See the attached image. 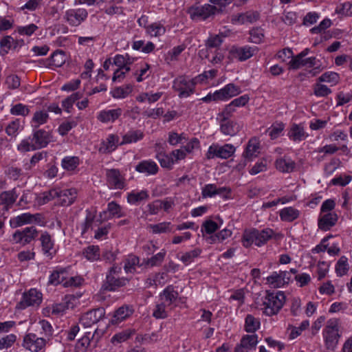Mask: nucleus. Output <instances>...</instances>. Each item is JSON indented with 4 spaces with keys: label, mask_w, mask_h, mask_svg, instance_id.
Returning <instances> with one entry per match:
<instances>
[{
    "label": "nucleus",
    "mask_w": 352,
    "mask_h": 352,
    "mask_svg": "<svg viewBox=\"0 0 352 352\" xmlns=\"http://www.w3.org/2000/svg\"><path fill=\"white\" fill-rule=\"evenodd\" d=\"M342 334V330L340 320L336 318L329 319L322 332L326 349L333 351L337 348Z\"/></svg>",
    "instance_id": "obj_1"
},
{
    "label": "nucleus",
    "mask_w": 352,
    "mask_h": 352,
    "mask_svg": "<svg viewBox=\"0 0 352 352\" xmlns=\"http://www.w3.org/2000/svg\"><path fill=\"white\" fill-rule=\"evenodd\" d=\"M51 142L50 133L43 129H34L32 137L23 140L18 145V150L27 152L42 148Z\"/></svg>",
    "instance_id": "obj_2"
},
{
    "label": "nucleus",
    "mask_w": 352,
    "mask_h": 352,
    "mask_svg": "<svg viewBox=\"0 0 352 352\" xmlns=\"http://www.w3.org/2000/svg\"><path fill=\"white\" fill-rule=\"evenodd\" d=\"M285 298V295L283 292H267L261 305L263 314L268 316L276 315L283 307Z\"/></svg>",
    "instance_id": "obj_3"
},
{
    "label": "nucleus",
    "mask_w": 352,
    "mask_h": 352,
    "mask_svg": "<svg viewBox=\"0 0 352 352\" xmlns=\"http://www.w3.org/2000/svg\"><path fill=\"white\" fill-rule=\"evenodd\" d=\"M274 231L270 228L258 230L255 228L245 230L243 234L242 243L245 248L254 243L257 246L265 244L273 236Z\"/></svg>",
    "instance_id": "obj_4"
},
{
    "label": "nucleus",
    "mask_w": 352,
    "mask_h": 352,
    "mask_svg": "<svg viewBox=\"0 0 352 352\" xmlns=\"http://www.w3.org/2000/svg\"><path fill=\"white\" fill-rule=\"evenodd\" d=\"M195 83L193 79L181 76L174 80L173 88L178 92L179 98H187L193 94Z\"/></svg>",
    "instance_id": "obj_5"
},
{
    "label": "nucleus",
    "mask_w": 352,
    "mask_h": 352,
    "mask_svg": "<svg viewBox=\"0 0 352 352\" xmlns=\"http://www.w3.org/2000/svg\"><path fill=\"white\" fill-rule=\"evenodd\" d=\"M235 151L236 148L231 144H226L223 146L212 144L209 146L206 156L208 160L215 157L228 159L234 153Z\"/></svg>",
    "instance_id": "obj_6"
},
{
    "label": "nucleus",
    "mask_w": 352,
    "mask_h": 352,
    "mask_svg": "<svg viewBox=\"0 0 352 352\" xmlns=\"http://www.w3.org/2000/svg\"><path fill=\"white\" fill-rule=\"evenodd\" d=\"M218 9L215 6L204 4L199 6H191L187 10V13L192 20H206L212 15L216 14Z\"/></svg>",
    "instance_id": "obj_7"
},
{
    "label": "nucleus",
    "mask_w": 352,
    "mask_h": 352,
    "mask_svg": "<svg viewBox=\"0 0 352 352\" xmlns=\"http://www.w3.org/2000/svg\"><path fill=\"white\" fill-rule=\"evenodd\" d=\"M38 235L35 227H27L21 230H16L12 236L11 241L13 243L25 245L33 241Z\"/></svg>",
    "instance_id": "obj_8"
},
{
    "label": "nucleus",
    "mask_w": 352,
    "mask_h": 352,
    "mask_svg": "<svg viewBox=\"0 0 352 352\" xmlns=\"http://www.w3.org/2000/svg\"><path fill=\"white\" fill-rule=\"evenodd\" d=\"M107 184L109 188L113 190H122L126 186L124 176L118 169L111 168L106 171Z\"/></svg>",
    "instance_id": "obj_9"
},
{
    "label": "nucleus",
    "mask_w": 352,
    "mask_h": 352,
    "mask_svg": "<svg viewBox=\"0 0 352 352\" xmlns=\"http://www.w3.org/2000/svg\"><path fill=\"white\" fill-rule=\"evenodd\" d=\"M47 344V340L39 338L34 333H28L23 338V346L31 352H38L43 350Z\"/></svg>",
    "instance_id": "obj_10"
},
{
    "label": "nucleus",
    "mask_w": 352,
    "mask_h": 352,
    "mask_svg": "<svg viewBox=\"0 0 352 352\" xmlns=\"http://www.w3.org/2000/svg\"><path fill=\"white\" fill-rule=\"evenodd\" d=\"M10 223L14 227L16 228L22 226L25 224H30L34 223L43 225L44 221L42 214L40 213L32 214L27 212L23 213L13 218Z\"/></svg>",
    "instance_id": "obj_11"
},
{
    "label": "nucleus",
    "mask_w": 352,
    "mask_h": 352,
    "mask_svg": "<svg viewBox=\"0 0 352 352\" xmlns=\"http://www.w3.org/2000/svg\"><path fill=\"white\" fill-rule=\"evenodd\" d=\"M88 12L85 9H69L65 12L64 19L72 26H78L86 20Z\"/></svg>",
    "instance_id": "obj_12"
},
{
    "label": "nucleus",
    "mask_w": 352,
    "mask_h": 352,
    "mask_svg": "<svg viewBox=\"0 0 352 352\" xmlns=\"http://www.w3.org/2000/svg\"><path fill=\"white\" fill-rule=\"evenodd\" d=\"M105 315V309L99 307L90 310L84 314L80 319V322L85 327H91L102 320Z\"/></svg>",
    "instance_id": "obj_13"
},
{
    "label": "nucleus",
    "mask_w": 352,
    "mask_h": 352,
    "mask_svg": "<svg viewBox=\"0 0 352 352\" xmlns=\"http://www.w3.org/2000/svg\"><path fill=\"white\" fill-rule=\"evenodd\" d=\"M258 49L256 47L245 45L243 47L233 46L230 50L232 58H236L240 61H245L253 56Z\"/></svg>",
    "instance_id": "obj_14"
},
{
    "label": "nucleus",
    "mask_w": 352,
    "mask_h": 352,
    "mask_svg": "<svg viewBox=\"0 0 352 352\" xmlns=\"http://www.w3.org/2000/svg\"><path fill=\"white\" fill-rule=\"evenodd\" d=\"M260 14L257 11L249 10L231 16L230 21L232 24L253 23L259 19Z\"/></svg>",
    "instance_id": "obj_15"
},
{
    "label": "nucleus",
    "mask_w": 352,
    "mask_h": 352,
    "mask_svg": "<svg viewBox=\"0 0 352 352\" xmlns=\"http://www.w3.org/2000/svg\"><path fill=\"white\" fill-rule=\"evenodd\" d=\"M129 280L124 277L107 274L106 280L102 285L104 291H115L126 285Z\"/></svg>",
    "instance_id": "obj_16"
},
{
    "label": "nucleus",
    "mask_w": 352,
    "mask_h": 352,
    "mask_svg": "<svg viewBox=\"0 0 352 352\" xmlns=\"http://www.w3.org/2000/svg\"><path fill=\"white\" fill-rule=\"evenodd\" d=\"M56 198L58 199L59 204L62 206L72 205L77 197V190L75 188H56Z\"/></svg>",
    "instance_id": "obj_17"
},
{
    "label": "nucleus",
    "mask_w": 352,
    "mask_h": 352,
    "mask_svg": "<svg viewBox=\"0 0 352 352\" xmlns=\"http://www.w3.org/2000/svg\"><path fill=\"white\" fill-rule=\"evenodd\" d=\"M39 240L41 241L43 254L50 258L55 254L54 241L52 236L46 231L41 234Z\"/></svg>",
    "instance_id": "obj_18"
},
{
    "label": "nucleus",
    "mask_w": 352,
    "mask_h": 352,
    "mask_svg": "<svg viewBox=\"0 0 352 352\" xmlns=\"http://www.w3.org/2000/svg\"><path fill=\"white\" fill-rule=\"evenodd\" d=\"M122 114V109L121 108L102 110L98 113L97 119L102 123L114 122Z\"/></svg>",
    "instance_id": "obj_19"
},
{
    "label": "nucleus",
    "mask_w": 352,
    "mask_h": 352,
    "mask_svg": "<svg viewBox=\"0 0 352 352\" xmlns=\"http://www.w3.org/2000/svg\"><path fill=\"white\" fill-rule=\"evenodd\" d=\"M260 142L258 138H252L249 141L246 148L243 153V157L245 160L252 161L257 157L259 153Z\"/></svg>",
    "instance_id": "obj_20"
},
{
    "label": "nucleus",
    "mask_w": 352,
    "mask_h": 352,
    "mask_svg": "<svg viewBox=\"0 0 352 352\" xmlns=\"http://www.w3.org/2000/svg\"><path fill=\"white\" fill-rule=\"evenodd\" d=\"M276 168L283 173H289L296 168V163L290 157L284 156L277 158L274 162Z\"/></svg>",
    "instance_id": "obj_21"
},
{
    "label": "nucleus",
    "mask_w": 352,
    "mask_h": 352,
    "mask_svg": "<svg viewBox=\"0 0 352 352\" xmlns=\"http://www.w3.org/2000/svg\"><path fill=\"white\" fill-rule=\"evenodd\" d=\"M42 301V294L36 289H31L23 296L21 304L25 307L38 305Z\"/></svg>",
    "instance_id": "obj_22"
},
{
    "label": "nucleus",
    "mask_w": 352,
    "mask_h": 352,
    "mask_svg": "<svg viewBox=\"0 0 352 352\" xmlns=\"http://www.w3.org/2000/svg\"><path fill=\"white\" fill-rule=\"evenodd\" d=\"M178 292L175 290L173 285L167 286L160 294V300L170 307L172 309L173 305L175 302L178 298Z\"/></svg>",
    "instance_id": "obj_23"
},
{
    "label": "nucleus",
    "mask_w": 352,
    "mask_h": 352,
    "mask_svg": "<svg viewBox=\"0 0 352 352\" xmlns=\"http://www.w3.org/2000/svg\"><path fill=\"white\" fill-rule=\"evenodd\" d=\"M338 216L334 212H327L318 219V228L324 231L329 230L337 222Z\"/></svg>",
    "instance_id": "obj_24"
},
{
    "label": "nucleus",
    "mask_w": 352,
    "mask_h": 352,
    "mask_svg": "<svg viewBox=\"0 0 352 352\" xmlns=\"http://www.w3.org/2000/svg\"><path fill=\"white\" fill-rule=\"evenodd\" d=\"M100 217L107 219L112 217H122L124 216L121 206L115 201H111L107 205V210L100 213Z\"/></svg>",
    "instance_id": "obj_25"
},
{
    "label": "nucleus",
    "mask_w": 352,
    "mask_h": 352,
    "mask_svg": "<svg viewBox=\"0 0 352 352\" xmlns=\"http://www.w3.org/2000/svg\"><path fill=\"white\" fill-rule=\"evenodd\" d=\"M18 197L16 188L11 190L4 191L0 194V206H3L6 210L13 205Z\"/></svg>",
    "instance_id": "obj_26"
},
{
    "label": "nucleus",
    "mask_w": 352,
    "mask_h": 352,
    "mask_svg": "<svg viewBox=\"0 0 352 352\" xmlns=\"http://www.w3.org/2000/svg\"><path fill=\"white\" fill-rule=\"evenodd\" d=\"M159 168L157 164L151 160L140 162L136 166L135 170L146 175H155L158 172Z\"/></svg>",
    "instance_id": "obj_27"
},
{
    "label": "nucleus",
    "mask_w": 352,
    "mask_h": 352,
    "mask_svg": "<svg viewBox=\"0 0 352 352\" xmlns=\"http://www.w3.org/2000/svg\"><path fill=\"white\" fill-rule=\"evenodd\" d=\"M119 137L115 134H110L102 142V146L100 148V151L104 153H109L115 151L118 146L120 145Z\"/></svg>",
    "instance_id": "obj_28"
},
{
    "label": "nucleus",
    "mask_w": 352,
    "mask_h": 352,
    "mask_svg": "<svg viewBox=\"0 0 352 352\" xmlns=\"http://www.w3.org/2000/svg\"><path fill=\"white\" fill-rule=\"evenodd\" d=\"M300 211L293 207H285L279 212L280 220L285 222H292L300 217Z\"/></svg>",
    "instance_id": "obj_29"
},
{
    "label": "nucleus",
    "mask_w": 352,
    "mask_h": 352,
    "mask_svg": "<svg viewBox=\"0 0 352 352\" xmlns=\"http://www.w3.org/2000/svg\"><path fill=\"white\" fill-rule=\"evenodd\" d=\"M288 137L294 142H300L305 140L307 135L302 126L294 124L288 132Z\"/></svg>",
    "instance_id": "obj_30"
},
{
    "label": "nucleus",
    "mask_w": 352,
    "mask_h": 352,
    "mask_svg": "<svg viewBox=\"0 0 352 352\" xmlns=\"http://www.w3.org/2000/svg\"><path fill=\"white\" fill-rule=\"evenodd\" d=\"M133 312V310L127 305L119 307L114 313L111 320L113 324H117L129 317Z\"/></svg>",
    "instance_id": "obj_31"
},
{
    "label": "nucleus",
    "mask_w": 352,
    "mask_h": 352,
    "mask_svg": "<svg viewBox=\"0 0 352 352\" xmlns=\"http://www.w3.org/2000/svg\"><path fill=\"white\" fill-rule=\"evenodd\" d=\"M144 136V133L141 130H130L122 136V141L120 145L137 142L141 140Z\"/></svg>",
    "instance_id": "obj_32"
},
{
    "label": "nucleus",
    "mask_w": 352,
    "mask_h": 352,
    "mask_svg": "<svg viewBox=\"0 0 352 352\" xmlns=\"http://www.w3.org/2000/svg\"><path fill=\"white\" fill-rule=\"evenodd\" d=\"M220 129L223 134L233 136L240 131L241 126L236 122L230 120L220 122Z\"/></svg>",
    "instance_id": "obj_33"
},
{
    "label": "nucleus",
    "mask_w": 352,
    "mask_h": 352,
    "mask_svg": "<svg viewBox=\"0 0 352 352\" xmlns=\"http://www.w3.org/2000/svg\"><path fill=\"white\" fill-rule=\"evenodd\" d=\"M149 195L147 190L141 191L133 190L127 195V201L130 204L138 205L141 201L146 200Z\"/></svg>",
    "instance_id": "obj_34"
},
{
    "label": "nucleus",
    "mask_w": 352,
    "mask_h": 352,
    "mask_svg": "<svg viewBox=\"0 0 352 352\" xmlns=\"http://www.w3.org/2000/svg\"><path fill=\"white\" fill-rule=\"evenodd\" d=\"M49 118V115L46 111H36L33 116L31 121V126L33 129H37L40 125L47 122Z\"/></svg>",
    "instance_id": "obj_35"
},
{
    "label": "nucleus",
    "mask_w": 352,
    "mask_h": 352,
    "mask_svg": "<svg viewBox=\"0 0 352 352\" xmlns=\"http://www.w3.org/2000/svg\"><path fill=\"white\" fill-rule=\"evenodd\" d=\"M260 320L251 314H248L245 319V330L249 333H254L260 327Z\"/></svg>",
    "instance_id": "obj_36"
},
{
    "label": "nucleus",
    "mask_w": 352,
    "mask_h": 352,
    "mask_svg": "<svg viewBox=\"0 0 352 352\" xmlns=\"http://www.w3.org/2000/svg\"><path fill=\"white\" fill-rule=\"evenodd\" d=\"M133 87L131 85H125L115 88L111 91V96L114 98L121 99L128 96L132 91Z\"/></svg>",
    "instance_id": "obj_37"
},
{
    "label": "nucleus",
    "mask_w": 352,
    "mask_h": 352,
    "mask_svg": "<svg viewBox=\"0 0 352 352\" xmlns=\"http://www.w3.org/2000/svg\"><path fill=\"white\" fill-rule=\"evenodd\" d=\"M79 164V157L76 156H67L65 157L61 161L62 167L68 171L74 170L76 169Z\"/></svg>",
    "instance_id": "obj_38"
},
{
    "label": "nucleus",
    "mask_w": 352,
    "mask_h": 352,
    "mask_svg": "<svg viewBox=\"0 0 352 352\" xmlns=\"http://www.w3.org/2000/svg\"><path fill=\"white\" fill-rule=\"evenodd\" d=\"M84 256L89 261H95L100 258V249L97 245H89L82 251Z\"/></svg>",
    "instance_id": "obj_39"
},
{
    "label": "nucleus",
    "mask_w": 352,
    "mask_h": 352,
    "mask_svg": "<svg viewBox=\"0 0 352 352\" xmlns=\"http://www.w3.org/2000/svg\"><path fill=\"white\" fill-rule=\"evenodd\" d=\"M56 188H53L48 191H45L42 193H40L36 197V201L39 205H44L52 199L56 198Z\"/></svg>",
    "instance_id": "obj_40"
},
{
    "label": "nucleus",
    "mask_w": 352,
    "mask_h": 352,
    "mask_svg": "<svg viewBox=\"0 0 352 352\" xmlns=\"http://www.w3.org/2000/svg\"><path fill=\"white\" fill-rule=\"evenodd\" d=\"M165 32V28L160 23H153L146 27V33L151 36H160L163 35Z\"/></svg>",
    "instance_id": "obj_41"
},
{
    "label": "nucleus",
    "mask_w": 352,
    "mask_h": 352,
    "mask_svg": "<svg viewBox=\"0 0 352 352\" xmlns=\"http://www.w3.org/2000/svg\"><path fill=\"white\" fill-rule=\"evenodd\" d=\"M336 272L337 276H342L346 274L349 270L348 259L346 256H341L336 265Z\"/></svg>",
    "instance_id": "obj_42"
},
{
    "label": "nucleus",
    "mask_w": 352,
    "mask_h": 352,
    "mask_svg": "<svg viewBox=\"0 0 352 352\" xmlns=\"http://www.w3.org/2000/svg\"><path fill=\"white\" fill-rule=\"evenodd\" d=\"M339 80L340 76L338 74L333 72H324L318 78V82H325L331 83L332 85L338 83Z\"/></svg>",
    "instance_id": "obj_43"
},
{
    "label": "nucleus",
    "mask_w": 352,
    "mask_h": 352,
    "mask_svg": "<svg viewBox=\"0 0 352 352\" xmlns=\"http://www.w3.org/2000/svg\"><path fill=\"white\" fill-rule=\"evenodd\" d=\"M140 259L138 256H130L124 261V270L126 273H134L136 266L139 264Z\"/></svg>",
    "instance_id": "obj_44"
},
{
    "label": "nucleus",
    "mask_w": 352,
    "mask_h": 352,
    "mask_svg": "<svg viewBox=\"0 0 352 352\" xmlns=\"http://www.w3.org/2000/svg\"><path fill=\"white\" fill-rule=\"evenodd\" d=\"M201 252L200 248H195L187 252L181 256L180 261L187 265L193 262L195 258H197L201 254Z\"/></svg>",
    "instance_id": "obj_45"
},
{
    "label": "nucleus",
    "mask_w": 352,
    "mask_h": 352,
    "mask_svg": "<svg viewBox=\"0 0 352 352\" xmlns=\"http://www.w3.org/2000/svg\"><path fill=\"white\" fill-rule=\"evenodd\" d=\"M168 309H170V307L160 301V303L156 305L153 316L157 319L166 318L168 316Z\"/></svg>",
    "instance_id": "obj_46"
},
{
    "label": "nucleus",
    "mask_w": 352,
    "mask_h": 352,
    "mask_svg": "<svg viewBox=\"0 0 352 352\" xmlns=\"http://www.w3.org/2000/svg\"><path fill=\"white\" fill-rule=\"evenodd\" d=\"M82 97V94L77 91L73 93L71 96H68L62 102L63 107L67 111L69 112V109L72 107L73 104Z\"/></svg>",
    "instance_id": "obj_47"
},
{
    "label": "nucleus",
    "mask_w": 352,
    "mask_h": 352,
    "mask_svg": "<svg viewBox=\"0 0 352 352\" xmlns=\"http://www.w3.org/2000/svg\"><path fill=\"white\" fill-rule=\"evenodd\" d=\"M166 253V251L162 250L160 252L144 261V263L150 267L160 265L164 261Z\"/></svg>",
    "instance_id": "obj_48"
},
{
    "label": "nucleus",
    "mask_w": 352,
    "mask_h": 352,
    "mask_svg": "<svg viewBox=\"0 0 352 352\" xmlns=\"http://www.w3.org/2000/svg\"><path fill=\"white\" fill-rule=\"evenodd\" d=\"M240 343L244 345L248 350L255 348L258 343V336L255 334L244 336Z\"/></svg>",
    "instance_id": "obj_49"
},
{
    "label": "nucleus",
    "mask_w": 352,
    "mask_h": 352,
    "mask_svg": "<svg viewBox=\"0 0 352 352\" xmlns=\"http://www.w3.org/2000/svg\"><path fill=\"white\" fill-rule=\"evenodd\" d=\"M314 94L317 97H327L331 94V90L327 85L316 82L313 86Z\"/></svg>",
    "instance_id": "obj_50"
},
{
    "label": "nucleus",
    "mask_w": 352,
    "mask_h": 352,
    "mask_svg": "<svg viewBox=\"0 0 352 352\" xmlns=\"http://www.w3.org/2000/svg\"><path fill=\"white\" fill-rule=\"evenodd\" d=\"M264 38L263 30L260 28H255L250 31L249 41L252 43L258 44L261 43Z\"/></svg>",
    "instance_id": "obj_51"
},
{
    "label": "nucleus",
    "mask_w": 352,
    "mask_h": 352,
    "mask_svg": "<svg viewBox=\"0 0 352 352\" xmlns=\"http://www.w3.org/2000/svg\"><path fill=\"white\" fill-rule=\"evenodd\" d=\"M223 36L221 34H214L208 37L206 41L207 48H218L223 43Z\"/></svg>",
    "instance_id": "obj_52"
},
{
    "label": "nucleus",
    "mask_w": 352,
    "mask_h": 352,
    "mask_svg": "<svg viewBox=\"0 0 352 352\" xmlns=\"http://www.w3.org/2000/svg\"><path fill=\"white\" fill-rule=\"evenodd\" d=\"M133 333H134L133 330H131V329H129L123 330L122 331L119 332V333L115 334L111 338V342L113 343H115V342H117V343L123 342L126 341V340H128L132 336V334Z\"/></svg>",
    "instance_id": "obj_53"
},
{
    "label": "nucleus",
    "mask_w": 352,
    "mask_h": 352,
    "mask_svg": "<svg viewBox=\"0 0 352 352\" xmlns=\"http://www.w3.org/2000/svg\"><path fill=\"white\" fill-rule=\"evenodd\" d=\"M284 129L283 123H275L271 127L267 129L266 133L270 136L271 139H276Z\"/></svg>",
    "instance_id": "obj_54"
},
{
    "label": "nucleus",
    "mask_w": 352,
    "mask_h": 352,
    "mask_svg": "<svg viewBox=\"0 0 352 352\" xmlns=\"http://www.w3.org/2000/svg\"><path fill=\"white\" fill-rule=\"evenodd\" d=\"M267 283L272 287L278 288L284 285L278 272H274L267 278Z\"/></svg>",
    "instance_id": "obj_55"
},
{
    "label": "nucleus",
    "mask_w": 352,
    "mask_h": 352,
    "mask_svg": "<svg viewBox=\"0 0 352 352\" xmlns=\"http://www.w3.org/2000/svg\"><path fill=\"white\" fill-rule=\"evenodd\" d=\"M95 219V214L90 210H86V217L85 221L81 225L82 234H84L90 228H91Z\"/></svg>",
    "instance_id": "obj_56"
},
{
    "label": "nucleus",
    "mask_w": 352,
    "mask_h": 352,
    "mask_svg": "<svg viewBox=\"0 0 352 352\" xmlns=\"http://www.w3.org/2000/svg\"><path fill=\"white\" fill-rule=\"evenodd\" d=\"M132 61L133 60L131 59L128 54L126 56L118 54L113 59L114 64L119 68L129 67V65L132 63Z\"/></svg>",
    "instance_id": "obj_57"
},
{
    "label": "nucleus",
    "mask_w": 352,
    "mask_h": 352,
    "mask_svg": "<svg viewBox=\"0 0 352 352\" xmlns=\"http://www.w3.org/2000/svg\"><path fill=\"white\" fill-rule=\"evenodd\" d=\"M16 336L14 334H9L0 338V350L7 349L11 347L16 342Z\"/></svg>",
    "instance_id": "obj_58"
},
{
    "label": "nucleus",
    "mask_w": 352,
    "mask_h": 352,
    "mask_svg": "<svg viewBox=\"0 0 352 352\" xmlns=\"http://www.w3.org/2000/svg\"><path fill=\"white\" fill-rule=\"evenodd\" d=\"M10 113L14 116H25L29 114V108L21 103L16 104L10 109Z\"/></svg>",
    "instance_id": "obj_59"
},
{
    "label": "nucleus",
    "mask_w": 352,
    "mask_h": 352,
    "mask_svg": "<svg viewBox=\"0 0 352 352\" xmlns=\"http://www.w3.org/2000/svg\"><path fill=\"white\" fill-rule=\"evenodd\" d=\"M232 235V231L228 229H223L217 234L210 236L211 243H220Z\"/></svg>",
    "instance_id": "obj_60"
},
{
    "label": "nucleus",
    "mask_w": 352,
    "mask_h": 352,
    "mask_svg": "<svg viewBox=\"0 0 352 352\" xmlns=\"http://www.w3.org/2000/svg\"><path fill=\"white\" fill-rule=\"evenodd\" d=\"M329 264L325 261H319L316 267V274L318 280L324 278L329 271Z\"/></svg>",
    "instance_id": "obj_61"
},
{
    "label": "nucleus",
    "mask_w": 352,
    "mask_h": 352,
    "mask_svg": "<svg viewBox=\"0 0 352 352\" xmlns=\"http://www.w3.org/2000/svg\"><path fill=\"white\" fill-rule=\"evenodd\" d=\"M64 274L65 272L63 270L54 272L50 276L49 283L54 285L58 284L63 285V283L65 282Z\"/></svg>",
    "instance_id": "obj_62"
},
{
    "label": "nucleus",
    "mask_w": 352,
    "mask_h": 352,
    "mask_svg": "<svg viewBox=\"0 0 352 352\" xmlns=\"http://www.w3.org/2000/svg\"><path fill=\"white\" fill-rule=\"evenodd\" d=\"M157 158L162 167L166 168L168 169L173 168L174 162L173 161L170 154H160L157 156Z\"/></svg>",
    "instance_id": "obj_63"
},
{
    "label": "nucleus",
    "mask_w": 352,
    "mask_h": 352,
    "mask_svg": "<svg viewBox=\"0 0 352 352\" xmlns=\"http://www.w3.org/2000/svg\"><path fill=\"white\" fill-rule=\"evenodd\" d=\"M336 12L338 14H342L347 16H352V3L350 2H345L337 7Z\"/></svg>",
    "instance_id": "obj_64"
}]
</instances>
